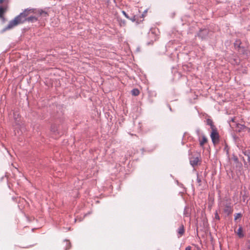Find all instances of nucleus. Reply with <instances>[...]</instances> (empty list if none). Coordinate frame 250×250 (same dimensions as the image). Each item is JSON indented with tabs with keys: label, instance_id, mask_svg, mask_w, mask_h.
Instances as JSON below:
<instances>
[{
	"label": "nucleus",
	"instance_id": "nucleus-9",
	"mask_svg": "<svg viewBox=\"0 0 250 250\" xmlns=\"http://www.w3.org/2000/svg\"><path fill=\"white\" fill-rule=\"evenodd\" d=\"M207 125H208L210 126L211 128V130L213 129H216V127L213 125V123L211 119H208L207 120Z\"/></svg>",
	"mask_w": 250,
	"mask_h": 250
},
{
	"label": "nucleus",
	"instance_id": "nucleus-5",
	"mask_svg": "<svg viewBox=\"0 0 250 250\" xmlns=\"http://www.w3.org/2000/svg\"><path fill=\"white\" fill-rule=\"evenodd\" d=\"M178 237H181L185 233V229L183 225H181L177 230Z\"/></svg>",
	"mask_w": 250,
	"mask_h": 250
},
{
	"label": "nucleus",
	"instance_id": "nucleus-1",
	"mask_svg": "<svg viewBox=\"0 0 250 250\" xmlns=\"http://www.w3.org/2000/svg\"><path fill=\"white\" fill-rule=\"evenodd\" d=\"M32 9H26L19 15L16 17L14 20L11 21L8 25L3 29V31H6L12 29L19 24L22 23L25 21V17L29 14L33 13Z\"/></svg>",
	"mask_w": 250,
	"mask_h": 250
},
{
	"label": "nucleus",
	"instance_id": "nucleus-2",
	"mask_svg": "<svg viewBox=\"0 0 250 250\" xmlns=\"http://www.w3.org/2000/svg\"><path fill=\"white\" fill-rule=\"evenodd\" d=\"M210 137L214 145L218 144L219 142V135L217 129H213L211 130Z\"/></svg>",
	"mask_w": 250,
	"mask_h": 250
},
{
	"label": "nucleus",
	"instance_id": "nucleus-6",
	"mask_svg": "<svg viewBox=\"0 0 250 250\" xmlns=\"http://www.w3.org/2000/svg\"><path fill=\"white\" fill-rule=\"evenodd\" d=\"M232 208L230 206H226L224 208V212L228 215L232 212Z\"/></svg>",
	"mask_w": 250,
	"mask_h": 250
},
{
	"label": "nucleus",
	"instance_id": "nucleus-7",
	"mask_svg": "<svg viewBox=\"0 0 250 250\" xmlns=\"http://www.w3.org/2000/svg\"><path fill=\"white\" fill-rule=\"evenodd\" d=\"M235 232L240 238H242L244 236L243 230L241 227H240L239 229H237V230Z\"/></svg>",
	"mask_w": 250,
	"mask_h": 250
},
{
	"label": "nucleus",
	"instance_id": "nucleus-18",
	"mask_svg": "<svg viewBox=\"0 0 250 250\" xmlns=\"http://www.w3.org/2000/svg\"><path fill=\"white\" fill-rule=\"evenodd\" d=\"M197 181L198 182V183H200L201 182V180L198 177H197Z\"/></svg>",
	"mask_w": 250,
	"mask_h": 250
},
{
	"label": "nucleus",
	"instance_id": "nucleus-16",
	"mask_svg": "<svg viewBox=\"0 0 250 250\" xmlns=\"http://www.w3.org/2000/svg\"><path fill=\"white\" fill-rule=\"evenodd\" d=\"M122 13L125 16V17L128 19H129V17L128 16V15L126 14V13L124 11H122Z\"/></svg>",
	"mask_w": 250,
	"mask_h": 250
},
{
	"label": "nucleus",
	"instance_id": "nucleus-14",
	"mask_svg": "<svg viewBox=\"0 0 250 250\" xmlns=\"http://www.w3.org/2000/svg\"><path fill=\"white\" fill-rule=\"evenodd\" d=\"M241 214L240 213H237L235 215V220H237L239 218H240L241 217Z\"/></svg>",
	"mask_w": 250,
	"mask_h": 250
},
{
	"label": "nucleus",
	"instance_id": "nucleus-10",
	"mask_svg": "<svg viewBox=\"0 0 250 250\" xmlns=\"http://www.w3.org/2000/svg\"><path fill=\"white\" fill-rule=\"evenodd\" d=\"M38 20V18L34 17V16H31L27 18H26V17H25V21H37Z\"/></svg>",
	"mask_w": 250,
	"mask_h": 250
},
{
	"label": "nucleus",
	"instance_id": "nucleus-8",
	"mask_svg": "<svg viewBox=\"0 0 250 250\" xmlns=\"http://www.w3.org/2000/svg\"><path fill=\"white\" fill-rule=\"evenodd\" d=\"M6 8L0 7V18L3 19L4 14L6 12Z\"/></svg>",
	"mask_w": 250,
	"mask_h": 250
},
{
	"label": "nucleus",
	"instance_id": "nucleus-12",
	"mask_svg": "<svg viewBox=\"0 0 250 250\" xmlns=\"http://www.w3.org/2000/svg\"><path fill=\"white\" fill-rule=\"evenodd\" d=\"M64 243H65V246H66L65 250H69L71 247L70 242L68 240H66L64 241Z\"/></svg>",
	"mask_w": 250,
	"mask_h": 250
},
{
	"label": "nucleus",
	"instance_id": "nucleus-19",
	"mask_svg": "<svg viewBox=\"0 0 250 250\" xmlns=\"http://www.w3.org/2000/svg\"><path fill=\"white\" fill-rule=\"evenodd\" d=\"M3 1V0H0V3H1Z\"/></svg>",
	"mask_w": 250,
	"mask_h": 250
},
{
	"label": "nucleus",
	"instance_id": "nucleus-20",
	"mask_svg": "<svg viewBox=\"0 0 250 250\" xmlns=\"http://www.w3.org/2000/svg\"><path fill=\"white\" fill-rule=\"evenodd\" d=\"M134 18H135V17H134ZM132 21H135V19H133L132 20Z\"/></svg>",
	"mask_w": 250,
	"mask_h": 250
},
{
	"label": "nucleus",
	"instance_id": "nucleus-4",
	"mask_svg": "<svg viewBox=\"0 0 250 250\" xmlns=\"http://www.w3.org/2000/svg\"><path fill=\"white\" fill-rule=\"evenodd\" d=\"M200 163L201 160L198 156H193L190 158V163L193 167L200 165Z\"/></svg>",
	"mask_w": 250,
	"mask_h": 250
},
{
	"label": "nucleus",
	"instance_id": "nucleus-11",
	"mask_svg": "<svg viewBox=\"0 0 250 250\" xmlns=\"http://www.w3.org/2000/svg\"><path fill=\"white\" fill-rule=\"evenodd\" d=\"M131 93H132V94L133 95L136 96H138L139 94L140 91L137 89H133L131 91Z\"/></svg>",
	"mask_w": 250,
	"mask_h": 250
},
{
	"label": "nucleus",
	"instance_id": "nucleus-15",
	"mask_svg": "<svg viewBox=\"0 0 250 250\" xmlns=\"http://www.w3.org/2000/svg\"><path fill=\"white\" fill-rule=\"evenodd\" d=\"M215 219H217V220H220V217H219V214L218 213H217V211H216L215 213V217H214Z\"/></svg>",
	"mask_w": 250,
	"mask_h": 250
},
{
	"label": "nucleus",
	"instance_id": "nucleus-17",
	"mask_svg": "<svg viewBox=\"0 0 250 250\" xmlns=\"http://www.w3.org/2000/svg\"><path fill=\"white\" fill-rule=\"evenodd\" d=\"M185 250H191V247L190 246H188L186 248Z\"/></svg>",
	"mask_w": 250,
	"mask_h": 250
},
{
	"label": "nucleus",
	"instance_id": "nucleus-3",
	"mask_svg": "<svg viewBox=\"0 0 250 250\" xmlns=\"http://www.w3.org/2000/svg\"><path fill=\"white\" fill-rule=\"evenodd\" d=\"M199 132H200V131H198V133L199 135L198 140L199 142V145L201 147L204 148V145L208 142V138L204 134H202V135H200Z\"/></svg>",
	"mask_w": 250,
	"mask_h": 250
},
{
	"label": "nucleus",
	"instance_id": "nucleus-13",
	"mask_svg": "<svg viewBox=\"0 0 250 250\" xmlns=\"http://www.w3.org/2000/svg\"><path fill=\"white\" fill-rule=\"evenodd\" d=\"M40 15H41L43 17H45L48 16V14L46 12L43 11L42 10H41V11H40Z\"/></svg>",
	"mask_w": 250,
	"mask_h": 250
}]
</instances>
